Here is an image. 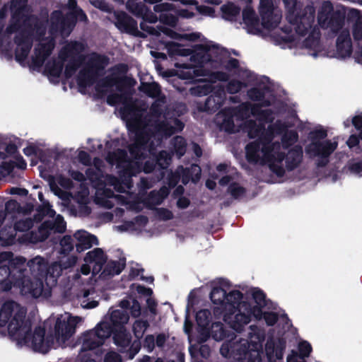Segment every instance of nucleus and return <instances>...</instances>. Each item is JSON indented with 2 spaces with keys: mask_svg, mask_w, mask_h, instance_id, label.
Returning a JSON list of instances; mask_svg holds the SVG:
<instances>
[{
  "mask_svg": "<svg viewBox=\"0 0 362 362\" xmlns=\"http://www.w3.org/2000/svg\"><path fill=\"white\" fill-rule=\"evenodd\" d=\"M264 318L268 325H273L277 320V315L274 313H265Z\"/></svg>",
  "mask_w": 362,
  "mask_h": 362,
  "instance_id": "obj_54",
  "label": "nucleus"
},
{
  "mask_svg": "<svg viewBox=\"0 0 362 362\" xmlns=\"http://www.w3.org/2000/svg\"><path fill=\"white\" fill-rule=\"evenodd\" d=\"M327 136V132L324 129H317L311 133V143L307 146L306 151L313 156H329L337 148V142L323 141Z\"/></svg>",
  "mask_w": 362,
  "mask_h": 362,
  "instance_id": "obj_15",
  "label": "nucleus"
},
{
  "mask_svg": "<svg viewBox=\"0 0 362 362\" xmlns=\"http://www.w3.org/2000/svg\"><path fill=\"white\" fill-rule=\"evenodd\" d=\"M62 70L61 62L55 61L48 62L45 65V71L49 77L57 78Z\"/></svg>",
  "mask_w": 362,
  "mask_h": 362,
  "instance_id": "obj_34",
  "label": "nucleus"
},
{
  "mask_svg": "<svg viewBox=\"0 0 362 362\" xmlns=\"http://www.w3.org/2000/svg\"><path fill=\"white\" fill-rule=\"evenodd\" d=\"M197 11L204 16H213L214 11L212 8L206 6H197Z\"/></svg>",
  "mask_w": 362,
  "mask_h": 362,
  "instance_id": "obj_53",
  "label": "nucleus"
},
{
  "mask_svg": "<svg viewBox=\"0 0 362 362\" xmlns=\"http://www.w3.org/2000/svg\"><path fill=\"white\" fill-rule=\"evenodd\" d=\"M228 191L230 193V194L235 198L241 197L245 193L244 188H243L238 184L231 185L229 187Z\"/></svg>",
  "mask_w": 362,
  "mask_h": 362,
  "instance_id": "obj_49",
  "label": "nucleus"
},
{
  "mask_svg": "<svg viewBox=\"0 0 362 362\" xmlns=\"http://www.w3.org/2000/svg\"><path fill=\"white\" fill-rule=\"evenodd\" d=\"M116 89L118 93L110 94L107 103L111 105H121L122 117L127 121L129 129L134 134L135 142L129 147L130 156L122 150L110 153L107 160L111 165H115L119 169L120 180L111 175L105 177V187H98L96 192L97 202L106 207L112 208L116 202L127 203L122 195H114L108 187H113L119 192H126L132 187L130 177L143 170L148 173L155 166V155L153 146L158 145L163 136H168L183 128V124L176 118L168 117L163 113L164 100H157L151 106V118L144 123L140 118H132L130 112L132 105L127 94L122 89V83L117 79L105 81V86L100 90L106 93L108 88Z\"/></svg>",
  "mask_w": 362,
  "mask_h": 362,
  "instance_id": "obj_1",
  "label": "nucleus"
},
{
  "mask_svg": "<svg viewBox=\"0 0 362 362\" xmlns=\"http://www.w3.org/2000/svg\"><path fill=\"white\" fill-rule=\"evenodd\" d=\"M63 269L62 264H60L57 262H54L52 264L48 269L47 268L45 275L47 274L49 276L52 283L54 284L56 281V278L61 275Z\"/></svg>",
  "mask_w": 362,
  "mask_h": 362,
  "instance_id": "obj_39",
  "label": "nucleus"
},
{
  "mask_svg": "<svg viewBox=\"0 0 362 362\" xmlns=\"http://www.w3.org/2000/svg\"><path fill=\"white\" fill-rule=\"evenodd\" d=\"M69 9V16L65 19L60 11H54L50 18V28L47 33L43 29L37 25L35 33L39 36V42L35 46L34 54L32 57L33 62L36 66H41L45 60L51 54L54 47V39L56 33L60 31L62 35H68L75 25V22L71 18H75L80 21H86V16L82 10L76 7L75 0H69L68 3Z\"/></svg>",
  "mask_w": 362,
  "mask_h": 362,
  "instance_id": "obj_4",
  "label": "nucleus"
},
{
  "mask_svg": "<svg viewBox=\"0 0 362 362\" xmlns=\"http://www.w3.org/2000/svg\"><path fill=\"white\" fill-rule=\"evenodd\" d=\"M250 99L257 101L253 107L245 103L240 105L238 110L228 109L216 115V123L221 129L228 132H235L240 128L245 129L250 138H258L257 141L250 143L246 146V156L250 162L267 164L277 175H281L284 168L288 169L295 168L300 161L302 148L294 146L288 151L287 148L294 144L298 139L294 132H287L282 137V146L278 141H273L276 135L281 134L286 127L280 122L269 124L265 129L262 122L267 123L273 117L268 110L259 111V106L267 105V103L261 102L264 95L257 89H251L248 92Z\"/></svg>",
  "mask_w": 362,
  "mask_h": 362,
  "instance_id": "obj_2",
  "label": "nucleus"
},
{
  "mask_svg": "<svg viewBox=\"0 0 362 362\" xmlns=\"http://www.w3.org/2000/svg\"><path fill=\"white\" fill-rule=\"evenodd\" d=\"M116 18L115 25L121 31L137 35L139 31L137 30L136 22L131 17L128 16L124 12H117L115 13Z\"/></svg>",
  "mask_w": 362,
  "mask_h": 362,
  "instance_id": "obj_22",
  "label": "nucleus"
},
{
  "mask_svg": "<svg viewBox=\"0 0 362 362\" xmlns=\"http://www.w3.org/2000/svg\"><path fill=\"white\" fill-rule=\"evenodd\" d=\"M131 313L133 317H138L141 313L140 305L136 301H133L131 307Z\"/></svg>",
  "mask_w": 362,
  "mask_h": 362,
  "instance_id": "obj_60",
  "label": "nucleus"
},
{
  "mask_svg": "<svg viewBox=\"0 0 362 362\" xmlns=\"http://www.w3.org/2000/svg\"><path fill=\"white\" fill-rule=\"evenodd\" d=\"M260 349L259 342L252 341V344H249L247 339H241L233 342L232 345L223 344L220 351L225 357L233 356L238 361L247 359L248 362H260Z\"/></svg>",
  "mask_w": 362,
  "mask_h": 362,
  "instance_id": "obj_12",
  "label": "nucleus"
},
{
  "mask_svg": "<svg viewBox=\"0 0 362 362\" xmlns=\"http://www.w3.org/2000/svg\"><path fill=\"white\" fill-rule=\"evenodd\" d=\"M111 333L112 329L110 324L106 321H102L94 329L90 330L83 334L80 355L83 356V354L86 351L93 350L102 346Z\"/></svg>",
  "mask_w": 362,
  "mask_h": 362,
  "instance_id": "obj_14",
  "label": "nucleus"
},
{
  "mask_svg": "<svg viewBox=\"0 0 362 362\" xmlns=\"http://www.w3.org/2000/svg\"><path fill=\"white\" fill-rule=\"evenodd\" d=\"M352 52V43L349 31L343 29L337 40L336 56L339 58L349 57Z\"/></svg>",
  "mask_w": 362,
  "mask_h": 362,
  "instance_id": "obj_19",
  "label": "nucleus"
},
{
  "mask_svg": "<svg viewBox=\"0 0 362 362\" xmlns=\"http://www.w3.org/2000/svg\"><path fill=\"white\" fill-rule=\"evenodd\" d=\"M103 321H106L108 324L110 321L112 324V327H111L112 329H120L128 322L129 315L125 310H115L110 313V316H106Z\"/></svg>",
  "mask_w": 362,
  "mask_h": 362,
  "instance_id": "obj_25",
  "label": "nucleus"
},
{
  "mask_svg": "<svg viewBox=\"0 0 362 362\" xmlns=\"http://www.w3.org/2000/svg\"><path fill=\"white\" fill-rule=\"evenodd\" d=\"M299 353L301 358L307 357L309 356L312 348L309 343L307 341H302L298 346Z\"/></svg>",
  "mask_w": 362,
  "mask_h": 362,
  "instance_id": "obj_50",
  "label": "nucleus"
},
{
  "mask_svg": "<svg viewBox=\"0 0 362 362\" xmlns=\"http://www.w3.org/2000/svg\"><path fill=\"white\" fill-rule=\"evenodd\" d=\"M127 8L134 15L142 18L145 21L155 23L157 21V16L148 11L144 3H138L134 0H129L127 3Z\"/></svg>",
  "mask_w": 362,
  "mask_h": 362,
  "instance_id": "obj_20",
  "label": "nucleus"
},
{
  "mask_svg": "<svg viewBox=\"0 0 362 362\" xmlns=\"http://www.w3.org/2000/svg\"><path fill=\"white\" fill-rule=\"evenodd\" d=\"M112 332L114 334L113 339L117 346L125 348L129 345L131 336L124 327L117 329H112Z\"/></svg>",
  "mask_w": 362,
  "mask_h": 362,
  "instance_id": "obj_31",
  "label": "nucleus"
},
{
  "mask_svg": "<svg viewBox=\"0 0 362 362\" xmlns=\"http://www.w3.org/2000/svg\"><path fill=\"white\" fill-rule=\"evenodd\" d=\"M172 8V5L170 4H160L154 6V11L156 12H163L169 11Z\"/></svg>",
  "mask_w": 362,
  "mask_h": 362,
  "instance_id": "obj_62",
  "label": "nucleus"
},
{
  "mask_svg": "<svg viewBox=\"0 0 362 362\" xmlns=\"http://www.w3.org/2000/svg\"><path fill=\"white\" fill-rule=\"evenodd\" d=\"M211 335L216 341L221 340L224 337V332L221 323L216 322L212 325Z\"/></svg>",
  "mask_w": 362,
  "mask_h": 362,
  "instance_id": "obj_44",
  "label": "nucleus"
},
{
  "mask_svg": "<svg viewBox=\"0 0 362 362\" xmlns=\"http://www.w3.org/2000/svg\"><path fill=\"white\" fill-rule=\"evenodd\" d=\"M83 49L84 45L82 43H69L60 52L59 58L61 61L67 62L65 69L66 77L71 76L78 63L83 61L78 83L79 86L86 87L95 81L100 72L107 65V59L95 53L83 57L81 53Z\"/></svg>",
  "mask_w": 362,
  "mask_h": 362,
  "instance_id": "obj_6",
  "label": "nucleus"
},
{
  "mask_svg": "<svg viewBox=\"0 0 362 362\" xmlns=\"http://www.w3.org/2000/svg\"><path fill=\"white\" fill-rule=\"evenodd\" d=\"M40 200L42 202V207L40 208V216H47L50 219L45 221L39 228L36 234L26 233L22 238V241H28L35 243L45 240L52 231L63 233L66 229V223L62 216L57 215L54 217L55 212L51 209L49 202H44L42 193L38 194Z\"/></svg>",
  "mask_w": 362,
  "mask_h": 362,
  "instance_id": "obj_11",
  "label": "nucleus"
},
{
  "mask_svg": "<svg viewBox=\"0 0 362 362\" xmlns=\"http://www.w3.org/2000/svg\"><path fill=\"white\" fill-rule=\"evenodd\" d=\"M82 319L65 313L57 317L55 324V338L59 345H63L75 332V328Z\"/></svg>",
  "mask_w": 362,
  "mask_h": 362,
  "instance_id": "obj_17",
  "label": "nucleus"
},
{
  "mask_svg": "<svg viewBox=\"0 0 362 362\" xmlns=\"http://www.w3.org/2000/svg\"><path fill=\"white\" fill-rule=\"evenodd\" d=\"M158 164L163 168H166L171 160V156L165 151L160 152L158 156L156 158Z\"/></svg>",
  "mask_w": 362,
  "mask_h": 362,
  "instance_id": "obj_45",
  "label": "nucleus"
},
{
  "mask_svg": "<svg viewBox=\"0 0 362 362\" xmlns=\"http://www.w3.org/2000/svg\"><path fill=\"white\" fill-rule=\"evenodd\" d=\"M44 329L41 327L35 328L34 332H31L30 323H28L27 331L21 332L19 338L15 340L19 344L31 346L35 351L45 354L49 351L50 344L44 339Z\"/></svg>",
  "mask_w": 362,
  "mask_h": 362,
  "instance_id": "obj_16",
  "label": "nucleus"
},
{
  "mask_svg": "<svg viewBox=\"0 0 362 362\" xmlns=\"http://www.w3.org/2000/svg\"><path fill=\"white\" fill-rule=\"evenodd\" d=\"M140 90L146 93L148 96L154 98L159 95L160 88L158 84L153 83H141L139 88Z\"/></svg>",
  "mask_w": 362,
  "mask_h": 362,
  "instance_id": "obj_40",
  "label": "nucleus"
},
{
  "mask_svg": "<svg viewBox=\"0 0 362 362\" xmlns=\"http://www.w3.org/2000/svg\"><path fill=\"white\" fill-rule=\"evenodd\" d=\"M243 17L245 23L249 27V32L256 33L259 31L258 21L252 8L246 7L243 12Z\"/></svg>",
  "mask_w": 362,
  "mask_h": 362,
  "instance_id": "obj_29",
  "label": "nucleus"
},
{
  "mask_svg": "<svg viewBox=\"0 0 362 362\" xmlns=\"http://www.w3.org/2000/svg\"><path fill=\"white\" fill-rule=\"evenodd\" d=\"M223 17L226 20H233L237 16L240 9L233 4H227L221 6Z\"/></svg>",
  "mask_w": 362,
  "mask_h": 362,
  "instance_id": "obj_38",
  "label": "nucleus"
},
{
  "mask_svg": "<svg viewBox=\"0 0 362 362\" xmlns=\"http://www.w3.org/2000/svg\"><path fill=\"white\" fill-rule=\"evenodd\" d=\"M57 182L64 188H69L71 185V181L69 178L59 175L57 177Z\"/></svg>",
  "mask_w": 362,
  "mask_h": 362,
  "instance_id": "obj_56",
  "label": "nucleus"
},
{
  "mask_svg": "<svg viewBox=\"0 0 362 362\" xmlns=\"http://www.w3.org/2000/svg\"><path fill=\"white\" fill-rule=\"evenodd\" d=\"M26 310L19 303L10 300L4 303L0 309V327L5 328L15 340L19 338L21 332H26L28 325L25 320Z\"/></svg>",
  "mask_w": 362,
  "mask_h": 362,
  "instance_id": "obj_9",
  "label": "nucleus"
},
{
  "mask_svg": "<svg viewBox=\"0 0 362 362\" xmlns=\"http://www.w3.org/2000/svg\"><path fill=\"white\" fill-rule=\"evenodd\" d=\"M81 307L86 309L94 308L98 305V300L95 296L94 289L84 290L78 296Z\"/></svg>",
  "mask_w": 362,
  "mask_h": 362,
  "instance_id": "obj_28",
  "label": "nucleus"
},
{
  "mask_svg": "<svg viewBox=\"0 0 362 362\" xmlns=\"http://www.w3.org/2000/svg\"><path fill=\"white\" fill-rule=\"evenodd\" d=\"M124 269V264L112 261L107 263L105 272L108 274L115 275L119 274Z\"/></svg>",
  "mask_w": 362,
  "mask_h": 362,
  "instance_id": "obj_43",
  "label": "nucleus"
},
{
  "mask_svg": "<svg viewBox=\"0 0 362 362\" xmlns=\"http://www.w3.org/2000/svg\"><path fill=\"white\" fill-rule=\"evenodd\" d=\"M146 303H147L148 308L150 310V311L153 315H156V301L153 298H148L146 300Z\"/></svg>",
  "mask_w": 362,
  "mask_h": 362,
  "instance_id": "obj_64",
  "label": "nucleus"
},
{
  "mask_svg": "<svg viewBox=\"0 0 362 362\" xmlns=\"http://www.w3.org/2000/svg\"><path fill=\"white\" fill-rule=\"evenodd\" d=\"M266 352L270 360L281 359L283 356V346L275 348L272 342L266 344Z\"/></svg>",
  "mask_w": 362,
  "mask_h": 362,
  "instance_id": "obj_37",
  "label": "nucleus"
},
{
  "mask_svg": "<svg viewBox=\"0 0 362 362\" xmlns=\"http://www.w3.org/2000/svg\"><path fill=\"white\" fill-rule=\"evenodd\" d=\"M318 22L323 27H328L334 20V11L329 1H324L318 11Z\"/></svg>",
  "mask_w": 362,
  "mask_h": 362,
  "instance_id": "obj_26",
  "label": "nucleus"
},
{
  "mask_svg": "<svg viewBox=\"0 0 362 362\" xmlns=\"http://www.w3.org/2000/svg\"><path fill=\"white\" fill-rule=\"evenodd\" d=\"M224 97L225 92L222 89L218 95H211L207 98L206 105L209 107L217 108L222 104Z\"/></svg>",
  "mask_w": 362,
  "mask_h": 362,
  "instance_id": "obj_41",
  "label": "nucleus"
},
{
  "mask_svg": "<svg viewBox=\"0 0 362 362\" xmlns=\"http://www.w3.org/2000/svg\"><path fill=\"white\" fill-rule=\"evenodd\" d=\"M74 237L76 240V248L78 252L91 247L93 245H98L97 238L86 230L76 231Z\"/></svg>",
  "mask_w": 362,
  "mask_h": 362,
  "instance_id": "obj_23",
  "label": "nucleus"
},
{
  "mask_svg": "<svg viewBox=\"0 0 362 362\" xmlns=\"http://www.w3.org/2000/svg\"><path fill=\"white\" fill-rule=\"evenodd\" d=\"M155 339L153 335H148L144 340V346L147 347L149 351H152L154 347Z\"/></svg>",
  "mask_w": 362,
  "mask_h": 362,
  "instance_id": "obj_55",
  "label": "nucleus"
},
{
  "mask_svg": "<svg viewBox=\"0 0 362 362\" xmlns=\"http://www.w3.org/2000/svg\"><path fill=\"white\" fill-rule=\"evenodd\" d=\"M116 18L115 25L121 31L137 35L139 31L137 30L136 22L131 17L128 16L124 12H117L115 13Z\"/></svg>",
  "mask_w": 362,
  "mask_h": 362,
  "instance_id": "obj_21",
  "label": "nucleus"
},
{
  "mask_svg": "<svg viewBox=\"0 0 362 362\" xmlns=\"http://www.w3.org/2000/svg\"><path fill=\"white\" fill-rule=\"evenodd\" d=\"M163 32L171 38L176 40H185L188 41H196L201 37V34L199 33H192L188 34L180 35L169 28H163Z\"/></svg>",
  "mask_w": 362,
  "mask_h": 362,
  "instance_id": "obj_32",
  "label": "nucleus"
},
{
  "mask_svg": "<svg viewBox=\"0 0 362 362\" xmlns=\"http://www.w3.org/2000/svg\"><path fill=\"white\" fill-rule=\"evenodd\" d=\"M191 171L194 174L192 177L193 182H197L200 178L201 169L199 166L193 165L191 166Z\"/></svg>",
  "mask_w": 362,
  "mask_h": 362,
  "instance_id": "obj_58",
  "label": "nucleus"
},
{
  "mask_svg": "<svg viewBox=\"0 0 362 362\" xmlns=\"http://www.w3.org/2000/svg\"><path fill=\"white\" fill-rule=\"evenodd\" d=\"M243 86V84L238 81H231L229 82L227 90L230 93H238Z\"/></svg>",
  "mask_w": 362,
  "mask_h": 362,
  "instance_id": "obj_51",
  "label": "nucleus"
},
{
  "mask_svg": "<svg viewBox=\"0 0 362 362\" xmlns=\"http://www.w3.org/2000/svg\"><path fill=\"white\" fill-rule=\"evenodd\" d=\"M77 262V257L76 256H71L67 258L66 261L62 262L63 268L67 269L76 264Z\"/></svg>",
  "mask_w": 362,
  "mask_h": 362,
  "instance_id": "obj_61",
  "label": "nucleus"
},
{
  "mask_svg": "<svg viewBox=\"0 0 362 362\" xmlns=\"http://www.w3.org/2000/svg\"><path fill=\"white\" fill-rule=\"evenodd\" d=\"M149 324L148 321L144 320H137L133 324V332L134 336L137 339L141 338L147 328L148 327Z\"/></svg>",
  "mask_w": 362,
  "mask_h": 362,
  "instance_id": "obj_36",
  "label": "nucleus"
},
{
  "mask_svg": "<svg viewBox=\"0 0 362 362\" xmlns=\"http://www.w3.org/2000/svg\"><path fill=\"white\" fill-rule=\"evenodd\" d=\"M30 269V276L40 277L42 279L45 276L47 271V261L40 256H36L27 263Z\"/></svg>",
  "mask_w": 362,
  "mask_h": 362,
  "instance_id": "obj_24",
  "label": "nucleus"
},
{
  "mask_svg": "<svg viewBox=\"0 0 362 362\" xmlns=\"http://www.w3.org/2000/svg\"><path fill=\"white\" fill-rule=\"evenodd\" d=\"M210 318V312L207 310L199 311L196 315V320L199 327L202 328L206 327L209 325Z\"/></svg>",
  "mask_w": 362,
  "mask_h": 362,
  "instance_id": "obj_42",
  "label": "nucleus"
},
{
  "mask_svg": "<svg viewBox=\"0 0 362 362\" xmlns=\"http://www.w3.org/2000/svg\"><path fill=\"white\" fill-rule=\"evenodd\" d=\"M27 0H12L11 11L13 13V21L16 22L20 21L22 13L23 16V11L26 5Z\"/></svg>",
  "mask_w": 362,
  "mask_h": 362,
  "instance_id": "obj_33",
  "label": "nucleus"
},
{
  "mask_svg": "<svg viewBox=\"0 0 362 362\" xmlns=\"http://www.w3.org/2000/svg\"><path fill=\"white\" fill-rule=\"evenodd\" d=\"M252 295L257 305L251 308L250 305L247 303L248 308L250 310V316L252 315L256 319H261L262 317V308L265 305V296L263 292L257 288H254L252 291Z\"/></svg>",
  "mask_w": 362,
  "mask_h": 362,
  "instance_id": "obj_27",
  "label": "nucleus"
},
{
  "mask_svg": "<svg viewBox=\"0 0 362 362\" xmlns=\"http://www.w3.org/2000/svg\"><path fill=\"white\" fill-rule=\"evenodd\" d=\"M17 47L16 57L18 61H23L28 54L31 42L30 38L26 36L24 39L16 38Z\"/></svg>",
  "mask_w": 362,
  "mask_h": 362,
  "instance_id": "obj_30",
  "label": "nucleus"
},
{
  "mask_svg": "<svg viewBox=\"0 0 362 362\" xmlns=\"http://www.w3.org/2000/svg\"><path fill=\"white\" fill-rule=\"evenodd\" d=\"M105 261L106 257L100 248L88 252L84 258L85 264L81 266V272L76 273L74 276V284H83L89 279L84 276H87L90 273L91 266L93 274L100 272Z\"/></svg>",
  "mask_w": 362,
  "mask_h": 362,
  "instance_id": "obj_13",
  "label": "nucleus"
},
{
  "mask_svg": "<svg viewBox=\"0 0 362 362\" xmlns=\"http://www.w3.org/2000/svg\"><path fill=\"white\" fill-rule=\"evenodd\" d=\"M105 362H122V358L118 354L112 351L106 354Z\"/></svg>",
  "mask_w": 362,
  "mask_h": 362,
  "instance_id": "obj_52",
  "label": "nucleus"
},
{
  "mask_svg": "<svg viewBox=\"0 0 362 362\" xmlns=\"http://www.w3.org/2000/svg\"><path fill=\"white\" fill-rule=\"evenodd\" d=\"M286 10V18L291 25L293 28L296 35L306 37L311 30L312 25L315 20V9L313 6H308L302 11L300 3L298 0H283ZM299 40L300 36H298Z\"/></svg>",
  "mask_w": 362,
  "mask_h": 362,
  "instance_id": "obj_10",
  "label": "nucleus"
},
{
  "mask_svg": "<svg viewBox=\"0 0 362 362\" xmlns=\"http://www.w3.org/2000/svg\"><path fill=\"white\" fill-rule=\"evenodd\" d=\"M33 222L30 218H25L18 221L15 228L18 231H27L33 226Z\"/></svg>",
  "mask_w": 362,
  "mask_h": 362,
  "instance_id": "obj_46",
  "label": "nucleus"
},
{
  "mask_svg": "<svg viewBox=\"0 0 362 362\" xmlns=\"http://www.w3.org/2000/svg\"><path fill=\"white\" fill-rule=\"evenodd\" d=\"M16 257L9 252L0 253V284L3 285V288L5 291L10 290L13 287L10 276L11 270L14 269L13 262L16 259Z\"/></svg>",
  "mask_w": 362,
  "mask_h": 362,
  "instance_id": "obj_18",
  "label": "nucleus"
},
{
  "mask_svg": "<svg viewBox=\"0 0 362 362\" xmlns=\"http://www.w3.org/2000/svg\"><path fill=\"white\" fill-rule=\"evenodd\" d=\"M171 146L179 158L185 154L186 151V142L182 137H175L171 141Z\"/></svg>",
  "mask_w": 362,
  "mask_h": 362,
  "instance_id": "obj_35",
  "label": "nucleus"
},
{
  "mask_svg": "<svg viewBox=\"0 0 362 362\" xmlns=\"http://www.w3.org/2000/svg\"><path fill=\"white\" fill-rule=\"evenodd\" d=\"M168 49L171 54L183 57L190 56L191 64L176 63L175 66L180 68L177 75L185 79H193L199 76H209V81H226L228 75L223 72L212 73L211 69L216 68L220 60L223 49L218 46L207 42L196 45L193 50L185 49L178 44H168Z\"/></svg>",
  "mask_w": 362,
  "mask_h": 362,
  "instance_id": "obj_3",
  "label": "nucleus"
},
{
  "mask_svg": "<svg viewBox=\"0 0 362 362\" xmlns=\"http://www.w3.org/2000/svg\"><path fill=\"white\" fill-rule=\"evenodd\" d=\"M259 11L262 20V25L269 32H273L272 35L278 41L293 42V45L300 48H305L313 52L308 54L315 57L317 52L320 50L319 43L320 33L317 29H313L306 37H301L299 40L296 31L291 25L289 30L277 28L282 15L281 10L274 6L272 0H260Z\"/></svg>",
  "mask_w": 362,
  "mask_h": 362,
  "instance_id": "obj_5",
  "label": "nucleus"
},
{
  "mask_svg": "<svg viewBox=\"0 0 362 362\" xmlns=\"http://www.w3.org/2000/svg\"><path fill=\"white\" fill-rule=\"evenodd\" d=\"M78 158L81 163L84 165H88L90 163V158L87 153L84 151H80L78 155Z\"/></svg>",
  "mask_w": 362,
  "mask_h": 362,
  "instance_id": "obj_63",
  "label": "nucleus"
},
{
  "mask_svg": "<svg viewBox=\"0 0 362 362\" xmlns=\"http://www.w3.org/2000/svg\"><path fill=\"white\" fill-rule=\"evenodd\" d=\"M61 253H67L74 248L71 238L70 236H64L60 241Z\"/></svg>",
  "mask_w": 362,
  "mask_h": 362,
  "instance_id": "obj_47",
  "label": "nucleus"
},
{
  "mask_svg": "<svg viewBox=\"0 0 362 362\" xmlns=\"http://www.w3.org/2000/svg\"><path fill=\"white\" fill-rule=\"evenodd\" d=\"M160 18L162 21L170 25H174L176 23V19L173 16H168V15L163 13L160 16Z\"/></svg>",
  "mask_w": 362,
  "mask_h": 362,
  "instance_id": "obj_59",
  "label": "nucleus"
},
{
  "mask_svg": "<svg viewBox=\"0 0 362 362\" xmlns=\"http://www.w3.org/2000/svg\"><path fill=\"white\" fill-rule=\"evenodd\" d=\"M14 238L15 235L13 230H11V233H7L6 230H1L0 231V240L4 243L7 245L11 244Z\"/></svg>",
  "mask_w": 362,
  "mask_h": 362,
  "instance_id": "obj_48",
  "label": "nucleus"
},
{
  "mask_svg": "<svg viewBox=\"0 0 362 362\" xmlns=\"http://www.w3.org/2000/svg\"><path fill=\"white\" fill-rule=\"evenodd\" d=\"M211 299L214 304L223 307L224 321L234 330L240 332L250 322V310L245 301L241 300L242 294L232 291L226 295L221 288H214L211 292Z\"/></svg>",
  "mask_w": 362,
  "mask_h": 362,
  "instance_id": "obj_7",
  "label": "nucleus"
},
{
  "mask_svg": "<svg viewBox=\"0 0 362 362\" xmlns=\"http://www.w3.org/2000/svg\"><path fill=\"white\" fill-rule=\"evenodd\" d=\"M91 3L93 4V5L95 7L98 8L103 10V11H110V8H109L108 5H107L102 0H93L91 1Z\"/></svg>",
  "mask_w": 362,
  "mask_h": 362,
  "instance_id": "obj_57",
  "label": "nucleus"
},
{
  "mask_svg": "<svg viewBox=\"0 0 362 362\" xmlns=\"http://www.w3.org/2000/svg\"><path fill=\"white\" fill-rule=\"evenodd\" d=\"M13 261L14 269L11 270L10 276L13 287L18 289L22 295L27 297L37 298L42 296L44 291L43 279L25 274L26 259L23 257L17 256Z\"/></svg>",
  "mask_w": 362,
  "mask_h": 362,
  "instance_id": "obj_8",
  "label": "nucleus"
}]
</instances>
